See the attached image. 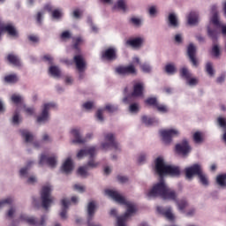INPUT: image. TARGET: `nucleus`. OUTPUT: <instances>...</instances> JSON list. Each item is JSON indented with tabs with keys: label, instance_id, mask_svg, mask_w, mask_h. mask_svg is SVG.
<instances>
[{
	"label": "nucleus",
	"instance_id": "14",
	"mask_svg": "<svg viewBox=\"0 0 226 226\" xmlns=\"http://www.w3.org/2000/svg\"><path fill=\"white\" fill-rule=\"evenodd\" d=\"M160 134H161V137H162V141L164 144H170L172 142V137H176V135H179V132L174 129L162 130L160 132Z\"/></svg>",
	"mask_w": 226,
	"mask_h": 226
},
{
	"label": "nucleus",
	"instance_id": "46",
	"mask_svg": "<svg viewBox=\"0 0 226 226\" xmlns=\"http://www.w3.org/2000/svg\"><path fill=\"white\" fill-rule=\"evenodd\" d=\"M141 71L144 72V73H151V65L147 63H145L140 65Z\"/></svg>",
	"mask_w": 226,
	"mask_h": 226
},
{
	"label": "nucleus",
	"instance_id": "41",
	"mask_svg": "<svg viewBox=\"0 0 226 226\" xmlns=\"http://www.w3.org/2000/svg\"><path fill=\"white\" fill-rule=\"evenodd\" d=\"M180 75L183 79H185V80H190L192 77V74L190 73V72H188V69L185 67L180 70Z\"/></svg>",
	"mask_w": 226,
	"mask_h": 226
},
{
	"label": "nucleus",
	"instance_id": "27",
	"mask_svg": "<svg viewBox=\"0 0 226 226\" xmlns=\"http://www.w3.org/2000/svg\"><path fill=\"white\" fill-rule=\"evenodd\" d=\"M20 134L23 139H25V142H33V134L29 132V131L23 129L20 130Z\"/></svg>",
	"mask_w": 226,
	"mask_h": 226
},
{
	"label": "nucleus",
	"instance_id": "29",
	"mask_svg": "<svg viewBox=\"0 0 226 226\" xmlns=\"http://www.w3.org/2000/svg\"><path fill=\"white\" fill-rule=\"evenodd\" d=\"M81 43H84V40L82 39V37L79 36L72 38V48L74 49V50H80L79 47H80Z\"/></svg>",
	"mask_w": 226,
	"mask_h": 226
},
{
	"label": "nucleus",
	"instance_id": "21",
	"mask_svg": "<svg viewBox=\"0 0 226 226\" xmlns=\"http://www.w3.org/2000/svg\"><path fill=\"white\" fill-rule=\"evenodd\" d=\"M187 22L189 26H196V24H199V12L194 11H191L187 16Z\"/></svg>",
	"mask_w": 226,
	"mask_h": 226
},
{
	"label": "nucleus",
	"instance_id": "50",
	"mask_svg": "<svg viewBox=\"0 0 226 226\" xmlns=\"http://www.w3.org/2000/svg\"><path fill=\"white\" fill-rule=\"evenodd\" d=\"M61 40H70L72 38V34L70 31H64L60 35Z\"/></svg>",
	"mask_w": 226,
	"mask_h": 226
},
{
	"label": "nucleus",
	"instance_id": "57",
	"mask_svg": "<svg viewBox=\"0 0 226 226\" xmlns=\"http://www.w3.org/2000/svg\"><path fill=\"white\" fill-rule=\"evenodd\" d=\"M96 117L99 121H103V110L98 109L96 112Z\"/></svg>",
	"mask_w": 226,
	"mask_h": 226
},
{
	"label": "nucleus",
	"instance_id": "32",
	"mask_svg": "<svg viewBox=\"0 0 226 226\" xmlns=\"http://www.w3.org/2000/svg\"><path fill=\"white\" fill-rule=\"evenodd\" d=\"M205 70L209 77H215V69L213 68V63L207 62L206 64Z\"/></svg>",
	"mask_w": 226,
	"mask_h": 226
},
{
	"label": "nucleus",
	"instance_id": "8",
	"mask_svg": "<svg viewBox=\"0 0 226 226\" xmlns=\"http://www.w3.org/2000/svg\"><path fill=\"white\" fill-rule=\"evenodd\" d=\"M76 68L79 74V79H84V72H86V60L84 59V56L82 55H76L73 57Z\"/></svg>",
	"mask_w": 226,
	"mask_h": 226
},
{
	"label": "nucleus",
	"instance_id": "49",
	"mask_svg": "<svg viewBox=\"0 0 226 226\" xmlns=\"http://www.w3.org/2000/svg\"><path fill=\"white\" fill-rule=\"evenodd\" d=\"M52 17L53 19H61V17H63V12L59 9L54 10L52 11Z\"/></svg>",
	"mask_w": 226,
	"mask_h": 226
},
{
	"label": "nucleus",
	"instance_id": "3",
	"mask_svg": "<svg viewBox=\"0 0 226 226\" xmlns=\"http://www.w3.org/2000/svg\"><path fill=\"white\" fill-rule=\"evenodd\" d=\"M84 156H89V161L86 166L79 167L78 169V174L82 177H87V169H96L99 163L94 162V156H96V147H90L81 149L77 154V158L79 160Z\"/></svg>",
	"mask_w": 226,
	"mask_h": 226
},
{
	"label": "nucleus",
	"instance_id": "45",
	"mask_svg": "<svg viewBox=\"0 0 226 226\" xmlns=\"http://www.w3.org/2000/svg\"><path fill=\"white\" fill-rule=\"evenodd\" d=\"M217 123H218L219 126L221 128H222V130H224V132H226V118L219 117L217 118Z\"/></svg>",
	"mask_w": 226,
	"mask_h": 226
},
{
	"label": "nucleus",
	"instance_id": "52",
	"mask_svg": "<svg viewBox=\"0 0 226 226\" xmlns=\"http://www.w3.org/2000/svg\"><path fill=\"white\" fill-rule=\"evenodd\" d=\"M73 189L76 190V192H79V193L86 192V188L79 184L74 185Z\"/></svg>",
	"mask_w": 226,
	"mask_h": 226
},
{
	"label": "nucleus",
	"instance_id": "1",
	"mask_svg": "<svg viewBox=\"0 0 226 226\" xmlns=\"http://www.w3.org/2000/svg\"><path fill=\"white\" fill-rule=\"evenodd\" d=\"M155 172L161 179L147 192V197L149 199L151 197H161L164 200H176L177 199V192L167 186L165 180H163V176H180L181 170L179 167L165 165L163 158L158 157L155 160Z\"/></svg>",
	"mask_w": 226,
	"mask_h": 226
},
{
	"label": "nucleus",
	"instance_id": "25",
	"mask_svg": "<svg viewBox=\"0 0 226 226\" xmlns=\"http://www.w3.org/2000/svg\"><path fill=\"white\" fill-rule=\"evenodd\" d=\"M169 20V26L170 27H178L179 26V21H177V17L174 13H170L168 17Z\"/></svg>",
	"mask_w": 226,
	"mask_h": 226
},
{
	"label": "nucleus",
	"instance_id": "15",
	"mask_svg": "<svg viewBox=\"0 0 226 226\" xmlns=\"http://www.w3.org/2000/svg\"><path fill=\"white\" fill-rule=\"evenodd\" d=\"M72 133L74 139L72 140V144H86L87 139H93V133H87L86 139L80 136V131L79 129H72L71 131Z\"/></svg>",
	"mask_w": 226,
	"mask_h": 226
},
{
	"label": "nucleus",
	"instance_id": "62",
	"mask_svg": "<svg viewBox=\"0 0 226 226\" xmlns=\"http://www.w3.org/2000/svg\"><path fill=\"white\" fill-rule=\"evenodd\" d=\"M25 112L28 116H33V114H34V108H26V109H25Z\"/></svg>",
	"mask_w": 226,
	"mask_h": 226
},
{
	"label": "nucleus",
	"instance_id": "6",
	"mask_svg": "<svg viewBox=\"0 0 226 226\" xmlns=\"http://www.w3.org/2000/svg\"><path fill=\"white\" fill-rule=\"evenodd\" d=\"M104 139L108 143H102V149L107 150V149H110V147H113L117 151L119 149V143L116 141V138L114 137V134L108 133L104 136Z\"/></svg>",
	"mask_w": 226,
	"mask_h": 226
},
{
	"label": "nucleus",
	"instance_id": "30",
	"mask_svg": "<svg viewBox=\"0 0 226 226\" xmlns=\"http://www.w3.org/2000/svg\"><path fill=\"white\" fill-rule=\"evenodd\" d=\"M198 178L200 179V183H201L203 186L209 185V180L207 179V176L205 175L203 170H201L200 173L198 175Z\"/></svg>",
	"mask_w": 226,
	"mask_h": 226
},
{
	"label": "nucleus",
	"instance_id": "40",
	"mask_svg": "<svg viewBox=\"0 0 226 226\" xmlns=\"http://www.w3.org/2000/svg\"><path fill=\"white\" fill-rule=\"evenodd\" d=\"M165 72L169 75H174L176 73V66L172 64H168L165 66Z\"/></svg>",
	"mask_w": 226,
	"mask_h": 226
},
{
	"label": "nucleus",
	"instance_id": "36",
	"mask_svg": "<svg viewBox=\"0 0 226 226\" xmlns=\"http://www.w3.org/2000/svg\"><path fill=\"white\" fill-rule=\"evenodd\" d=\"M122 10V11H126V3H124V0H118L117 2V4H115L114 9L116 10Z\"/></svg>",
	"mask_w": 226,
	"mask_h": 226
},
{
	"label": "nucleus",
	"instance_id": "54",
	"mask_svg": "<svg viewBox=\"0 0 226 226\" xmlns=\"http://www.w3.org/2000/svg\"><path fill=\"white\" fill-rule=\"evenodd\" d=\"M29 41H32V43H38L40 41V38L34 34L28 35Z\"/></svg>",
	"mask_w": 226,
	"mask_h": 226
},
{
	"label": "nucleus",
	"instance_id": "31",
	"mask_svg": "<svg viewBox=\"0 0 226 226\" xmlns=\"http://www.w3.org/2000/svg\"><path fill=\"white\" fill-rule=\"evenodd\" d=\"M127 45H131V47H140L142 45V38L138 37L132 40L127 41Z\"/></svg>",
	"mask_w": 226,
	"mask_h": 226
},
{
	"label": "nucleus",
	"instance_id": "19",
	"mask_svg": "<svg viewBox=\"0 0 226 226\" xmlns=\"http://www.w3.org/2000/svg\"><path fill=\"white\" fill-rule=\"evenodd\" d=\"M144 94V83L138 82L133 85L132 96H142Z\"/></svg>",
	"mask_w": 226,
	"mask_h": 226
},
{
	"label": "nucleus",
	"instance_id": "20",
	"mask_svg": "<svg viewBox=\"0 0 226 226\" xmlns=\"http://www.w3.org/2000/svg\"><path fill=\"white\" fill-rule=\"evenodd\" d=\"M62 172H64V174H70L72 170H73V162L72 161V158H67L64 164L62 165Z\"/></svg>",
	"mask_w": 226,
	"mask_h": 226
},
{
	"label": "nucleus",
	"instance_id": "2",
	"mask_svg": "<svg viewBox=\"0 0 226 226\" xmlns=\"http://www.w3.org/2000/svg\"><path fill=\"white\" fill-rule=\"evenodd\" d=\"M104 193L105 195H108V197H110V199L115 200V202L127 207V210L124 215L122 216H118L117 221V226H126V221L128 220V218H130V216H132V215H133V213H136L137 211L135 205H133L130 201H126V199H124V197L119 194V192H117V191L108 189L105 190Z\"/></svg>",
	"mask_w": 226,
	"mask_h": 226
},
{
	"label": "nucleus",
	"instance_id": "64",
	"mask_svg": "<svg viewBox=\"0 0 226 226\" xmlns=\"http://www.w3.org/2000/svg\"><path fill=\"white\" fill-rule=\"evenodd\" d=\"M217 84H222V82H225V74H222L216 79Z\"/></svg>",
	"mask_w": 226,
	"mask_h": 226
},
{
	"label": "nucleus",
	"instance_id": "23",
	"mask_svg": "<svg viewBox=\"0 0 226 226\" xmlns=\"http://www.w3.org/2000/svg\"><path fill=\"white\" fill-rule=\"evenodd\" d=\"M94 211H96V204L94 201H90L87 205V222H91V220H93Z\"/></svg>",
	"mask_w": 226,
	"mask_h": 226
},
{
	"label": "nucleus",
	"instance_id": "7",
	"mask_svg": "<svg viewBox=\"0 0 226 226\" xmlns=\"http://www.w3.org/2000/svg\"><path fill=\"white\" fill-rule=\"evenodd\" d=\"M19 220H21V222H26V223H28V225L32 226H45L46 216L42 215L41 217V220L39 221L34 217H29L26 215H21Z\"/></svg>",
	"mask_w": 226,
	"mask_h": 226
},
{
	"label": "nucleus",
	"instance_id": "22",
	"mask_svg": "<svg viewBox=\"0 0 226 226\" xmlns=\"http://www.w3.org/2000/svg\"><path fill=\"white\" fill-rule=\"evenodd\" d=\"M62 204V211L60 213V216L63 220H66L67 216L66 214L68 213V207L70 206V200L66 199H63L61 200Z\"/></svg>",
	"mask_w": 226,
	"mask_h": 226
},
{
	"label": "nucleus",
	"instance_id": "38",
	"mask_svg": "<svg viewBox=\"0 0 226 226\" xmlns=\"http://www.w3.org/2000/svg\"><path fill=\"white\" fill-rule=\"evenodd\" d=\"M193 140L196 144H200L204 142V138L202 137V133L200 132H196L193 134Z\"/></svg>",
	"mask_w": 226,
	"mask_h": 226
},
{
	"label": "nucleus",
	"instance_id": "39",
	"mask_svg": "<svg viewBox=\"0 0 226 226\" xmlns=\"http://www.w3.org/2000/svg\"><path fill=\"white\" fill-rule=\"evenodd\" d=\"M49 73L53 77H61V71H59V68H57V66H50Z\"/></svg>",
	"mask_w": 226,
	"mask_h": 226
},
{
	"label": "nucleus",
	"instance_id": "42",
	"mask_svg": "<svg viewBox=\"0 0 226 226\" xmlns=\"http://www.w3.org/2000/svg\"><path fill=\"white\" fill-rule=\"evenodd\" d=\"M212 24L215 26L216 27L222 26V23L220 22V19H218V13L215 12L212 19H211Z\"/></svg>",
	"mask_w": 226,
	"mask_h": 226
},
{
	"label": "nucleus",
	"instance_id": "17",
	"mask_svg": "<svg viewBox=\"0 0 226 226\" xmlns=\"http://www.w3.org/2000/svg\"><path fill=\"white\" fill-rule=\"evenodd\" d=\"M157 211L160 215L165 216L167 220H170V222H173L174 215L172 214V208H170V207H168L166 208L162 207H157Z\"/></svg>",
	"mask_w": 226,
	"mask_h": 226
},
{
	"label": "nucleus",
	"instance_id": "26",
	"mask_svg": "<svg viewBox=\"0 0 226 226\" xmlns=\"http://www.w3.org/2000/svg\"><path fill=\"white\" fill-rule=\"evenodd\" d=\"M4 80L7 84H17L19 82V77L17 74H9L4 77Z\"/></svg>",
	"mask_w": 226,
	"mask_h": 226
},
{
	"label": "nucleus",
	"instance_id": "9",
	"mask_svg": "<svg viewBox=\"0 0 226 226\" xmlns=\"http://www.w3.org/2000/svg\"><path fill=\"white\" fill-rule=\"evenodd\" d=\"M202 171V166L200 164H193L191 167L185 168V177L186 179H193V176H199Z\"/></svg>",
	"mask_w": 226,
	"mask_h": 226
},
{
	"label": "nucleus",
	"instance_id": "58",
	"mask_svg": "<svg viewBox=\"0 0 226 226\" xmlns=\"http://www.w3.org/2000/svg\"><path fill=\"white\" fill-rule=\"evenodd\" d=\"M41 19H43V13L39 11L36 16V22L39 26H41Z\"/></svg>",
	"mask_w": 226,
	"mask_h": 226
},
{
	"label": "nucleus",
	"instance_id": "10",
	"mask_svg": "<svg viewBox=\"0 0 226 226\" xmlns=\"http://www.w3.org/2000/svg\"><path fill=\"white\" fill-rule=\"evenodd\" d=\"M116 72L118 75H137V69L135 68V65L129 64V65H120L116 68Z\"/></svg>",
	"mask_w": 226,
	"mask_h": 226
},
{
	"label": "nucleus",
	"instance_id": "5",
	"mask_svg": "<svg viewBox=\"0 0 226 226\" xmlns=\"http://www.w3.org/2000/svg\"><path fill=\"white\" fill-rule=\"evenodd\" d=\"M175 149L177 154H181L182 156H188L192 152V147L187 139H183L181 143L177 144Z\"/></svg>",
	"mask_w": 226,
	"mask_h": 226
},
{
	"label": "nucleus",
	"instance_id": "60",
	"mask_svg": "<svg viewBox=\"0 0 226 226\" xmlns=\"http://www.w3.org/2000/svg\"><path fill=\"white\" fill-rule=\"evenodd\" d=\"M83 109H86L87 110H91L93 109V102H87L83 104Z\"/></svg>",
	"mask_w": 226,
	"mask_h": 226
},
{
	"label": "nucleus",
	"instance_id": "34",
	"mask_svg": "<svg viewBox=\"0 0 226 226\" xmlns=\"http://www.w3.org/2000/svg\"><path fill=\"white\" fill-rule=\"evenodd\" d=\"M145 103H147V105H150V107H154V109H156L158 105V100L156 99V97H149L145 101Z\"/></svg>",
	"mask_w": 226,
	"mask_h": 226
},
{
	"label": "nucleus",
	"instance_id": "13",
	"mask_svg": "<svg viewBox=\"0 0 226 226\" xmlns=\"http://www.w3.org/2000/svg\"><path fill=\"white\" fill-rule=\"evenodd\" d=\"M101 57L104 61H116L117 59V50L116 48H108L102 52Z\"/></svg>",
	"mask_w": 226,
	"mask_h": 226
},
{
	"label": "nucleus",
	"instance_id": "18",
	"mask_svg": "<svg viewBox=\"0 0 226 226\" xmlns=\"http://www.w3.org/2000/svg\"><path fill=\"white\" fill-rule=\"evenodd\" d=\"M2 27L4 29V33H7L9 36H12V38L19 37V32H17V29H15V26L12 25H4V23L2 22Z\"/></svg>",
	"mask_w": 226,
	"mask_h": 226
},
{
	"label": "nucleus",
	"instance_id": "44",
	"mask_svg": "<svg viewBox=\"0 0 226 226\" xmlns=\"http://www.w3.org/2000/svg\"><path fill=\"white\" fill-rule=\"evenodd\" d=\"M155 109H157L158 112H162V114H167V112H169V109H167V106L160 104L159 102L157 106H155Z\"/></svg>",
	"mask_w": 226,
	"mask_h": 226
},
{
	"label": "nucleus",
	"instance_id": "16",
	"mask_svg": "<svg viewBox=\"0 0 226 226\" xmlns=\"http://www.w3.org/2000/svg\"><path fill=\"white\" fill-rule=\"evenodd\" d=\"M187 56L193 66H199V62L197 61V47L193 43H190L187 47Z\"/></svg>",
	"mask_w": 226,
	"mask_h": 226
},
{
	"label": "nucleus",
	"instance_id": "33",
	"mask_svg": "<svg viewBox=\"0 0 226 226\" xmlns=\"http://www.w3.org/2000/svg\"><path fill=\"white\" fill-rule=\"evenodd\" d=\"M142 123H144V124H147V126H151V124H154V123H158V121H156V118L148 117L147 116H143Z\"/></svg>",
	"mask_w": 226,
	"mask_h": 226
},
{
	"label": "nucleus",
	"instance_id": "63",
	"mask_svg": "<svg viewBox=\"0 0 226 226\" xmlns=\"http://www.w3.org/2000/svg\"><path fill=\"white\" fill-rule=\"evenodd\" d=\"M131 22L132 24H133L134 26H139L140 24V19L138 18H132L131 19Z\"/></svg>",
	"mask_w": 226,
	"mask_h": 226
},
{
	"label": "nucleus",
	"instance_id": "11",
	"mask_svg": "<svg viewBox=\"0 0 226 226\" xmlns=\"http://www.w3.org/2000/svg\"><path fill=\"white\" fill-rule=\"evenodd\" d=\"M57 107L56 103L49 102L43 105V109L41 116L37 117V123H45V121L49 120V110L50 109H56Z\"/></svg>",
	"mask_w": 226,
	"mask_h": 226
},
{
	"label": "nucleus",
	"instance_id": "28",
	"mask_svg": "<svg viewBox=\"0 0 226 226\" xmlns=\"http://www.w3.org/2000/svg\"><path fill=\"white\" fill-rule=\"evenodd\" d=\"M207 34L213 43H216V41H218V32H216V30L207 27Z\"/></svg>",
	"mask_w": 226,
	"mask_h": 226
},
{
	"label": "nucleus",
	"instance_id": "61",
	"mask_svg": "<svg viewBox=\"0 0 226 226\" xmlns=\"http://www.w3.org/2000/svg\"><path fill=\"white\" fill-rule=\"evenodd\" d=\"M117 179L119 183H128V178L124 176H117Z\"/></svg>",
	"mask_w": 226,
	"mask_h": 226
},
{
	"label": "nucleus",
	"instance_id": "55",
	"mask_svg": "<svg viewBox=\"0 0 226 226\" xmlns=\"http://www.w3.org/2000/svg\"><path fill=\"white\" fill-rule=\"evenodd\" d=\"M105 110H108V112H116V110H117V107L111 104H108L105 107Z\"/></svg>",
	"mask_w": 226,
	"mask_h": 226
},
{
	"label": "nucleus",
	"instance_id": "37",
	"mask_svg": "<svg viewBox=\"0 0 226 226\" xmlns=\"http://www.w3.org/2000/svg\"><path fill=\"white\" fill-rule=\"evenodd\" d=\"M177 206L180 211H185V209H186V207H188V201H186V200L185 199L180 200L177 201Z\"/></svg>",
	"mask_w": 226,
	"mask_h": 226
},
{
	"label": "nucleus",
	"instance_id": "47",
	"mask_svg": "<svg viewBox=\"0 0 226 226\" xmlns=\"http://www.w3.org/2000/svg\"><path fill=\"white\" fill-rule=\"evenodd\" d=\"M11 100L12 102L15 103V105H19V103H22V97L20 95L12 94L11 97Z\"/></svg>",
	"mask_w": 226,
	"mask_h": 226
},
{
	"label": "nucleus",
	"instance_id": "53",
	"mask_svg": "<svg viewBox=\"0 0 226 226\" xmlns=\"http://www.w3.org/2000/svg\"><path fill=\"white\" fill-rule=\"evenodd\" d=\"M129 110L130 112H132V113L139 112V104L137 103L131 104L129 107Z\"/></svg>",
	"mask_w": 226,
	"mask_h": 226
},
{
	"label": "nucleus",
	"instance_id": "43",
	"mask_svg": "<svg viewBox=\"0 0 226 226\" xmlns=\"http://www.w3.org/2000/svg\"><path fill=\"white\" fill-rule=\"evenodd\" d=\"M31 165H33V162H28L26 167L22 168L19 170V174L22 177H26V176H27V170H29V167H31Z\"/></svg>",
	"mask_w": 226,
	"mask_h": 226
},
{
	"label": "nucleus",
	"instance_id": "48",
	"mask_svg": "<svg viewBox=\"0 0 226 226\" xmlns=\"http://www.w3.org/2000/svg\"><path fill=\"white\" fill-rule=\"evenodd\" d=\"M220 47H218V45H214L212 48V55L214 56V57H220Z\"/></svg>",
	"mask_w": 226,
	"mask_h": 226
},
{
	"label": "nucleus",
	"instance_id": "51",
	"mask_svg": "<svg viewBox=\"0 0 226 226\" xmlns=\"http://www.w3.org/2000/svg\"><path fill=\"white\" fill-rule=\"evenodd\" d=\"M13 203L12 198H7L2 201H0V207H4V206H6V204L11 205Z\"/></svg>",
	"mask_w": 226,
	"mask_h": 226
},
{
	"label": "nucleus",
	"instance_id": "35",
	"mask_svg": "<svg viewBox=\"0 0 226 226\" xmlns=\"http://www.w3.org/2000/svg\"><path fill=\"white\" fill-rule=\"evenodd\" d=\"M216 183L219 186H226V174L217 176Z\"/></svg>",
	"mask_w": 226,
	"mask_h": 226
},
{
	"label": "nucleus",
	"instance_id": "12",
	"mask_svg": "<svg viewBox=\"0 0 226 226\" xmlns=\"http://www.w3.org/2000/svg\"><path fill=\"white\" fill-rule=\"evenodd\" d=\"M49 165L51 169L56 168L57 165V157L56 155L47 156L45 154L41 155L39 164L40 165Z\"/></svg>",
	"mask_w": 226,
	"mask_h": 226
},
{
	"label": "nucleus",
	"instance_id": "4",
	"mask_svg": "<svg viewBox=\"0 0 226 226\" xmlns=\"http://www.w3.org/2000/svg\"><path fill=\"white\" fill-rule=\"evenodd\" d=\"M52 192V187L50 185H44L41 192V199L42 207L44 209H49L50 207V204L54 202V198L50 196Z\"/></svg>",
	"mask_w": 226,
	"mask_h": 226
},
{
	"label": "nucleus",
	"instance_id": "56",
	"mask_svg": "<svg viewBox=\"0 0 226 226\" xmlns=\"http://www.w3.org/2000/svg\"><path fill=\"white\" fill-rule=\"evenodd\" d=\"M187 82L189 86H197V84H199V80L195 78H190L187 79Z\"/></svg>",
	"mask_w": 226,
	"mask_h": 226
},
{
	"label": "nucleus",
	"instance_id": "24",
	"mask_svg": "<svg viewBox=\"0 0 226 226\" xmlns=\"http://www.w3.org/2000/svg\"><path fill=\"white\" fill-rule=\"evenodd\" d=\"M6 60L13 66H20V58L15 54L10 53L7 55Z\"/></svg>",
	"mask_w": 226,
	"mask_h": 226
},
{
	"label": "nucleus",
	"instance_id": "59",
	"mask_svg": "<svg viewBox=\"0 0 226 226\" xmlns=\"http://www.w3.org/2000/svg\"><path fill=\"white\" fill-rule=\"evenodd\" d=\"M43 61H47L48 63H49V64H52L54 58L50 56V55H45L42 57Z\"/></svg>",
	"mask_w": 226,
	"mask_h": 226
}]
</instances>
